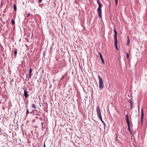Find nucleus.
Returning a JSON list of instances; mask_svg holds the SVG:
<instances>
[{"label": "nucleus", "mask_w": 147, "mask_h": 147, "mask_svg": "<svg viewBox=\"0 0 147 147\" xmlns=\"http://www.w3.org/2000/svg\"><path fill=\"white\" fill-rule=\"evenodd\" d=\"M32 69L31 68H30V70H29V76H30V78L31 77V73H32Z\"/></svg>", "instance_id": "12"}, {"label": "nucleus", "mask_w": 147, "mask_h": 147, "mask_svg": "<svg viewBox=\"0 0 147 147\" xmlns=\"http://www.w3.org/2000/svg\"><path fill=\"white\" fill-rule=\"evenodd\" d=\"M128 126V129L129 130V131L131 133V130L130 128V123H127Z\"/></svg>", "instance_id": "11"}, {"label": "nucleus", "mask_w": 147, "mask_h": 147, "mask_svg": "<svg viewBox=\"0 0 147 147\" xmlns=\"http://www.w3.org/2000/svg\"><path fill=\"white\" fill-rule=\"evenodd\" d=\"M130 104L131 109H132L133 107V102L132 100H130Z\"/></svg>", "instance_id": "8"}, {"label": "nucleus", "mask_w": 147, "mask_h": 147, "mask_svg": "<svg viewBox=\"0 0 147 147\" xmlns=\"http://www.w3.org/2000/svg\"><path fill=\"white\" fill-rule=\"evenodd\" d=\"M116 5L117 4L118 0H115Z\"/></svg>", "instance_id": "19"}, {"label": "nucleus", "mask_w": 147, "mask_h": 147, "mask_svg": "<svg viewBox=\"0 0 147 147\" xmlns=\"http://www.w3.org/2000/svg\"><path fill=\"white\" fill-rule=\"evenodd\" d=\"M43 147H46V146H45V143H44V144Z\"/></svg>", "instance_id": "23"}, {"label": "nucleus", "mask_w": 147, "mask_h": 147, "mask_svg": "<svg viewBox=\"0 0 147 147\" xmlns=\"http://www.w3.org/2000/svg\"><path fill=\"white\" fill-rule=\"evenodd\" d=\"M96 111L97 113L100 111V109L99 106H98L96 107Z\"/></svg>", "instance_id": "10"}, {"label": "nucleus", "mask_w": 147, "mask_h": 147, "mask_svg": "<svg viewBox=\"0 0 147 147\" xmlns=\"http://www.w3.org/2000/svg\"><path fill=\"white\" fill-rule=\"evenodd\" d=\"M98 4L99 5V7L98 9V13L99 16L100 18H101V7L102 6V5L100 3L99 0H97V1Z\"/></svg>", "instance_id": "2"}, {"label": "nucleus", "mask_w": 147, "mask_h": 147, "mask_svg": "<svg viewBox=\"0 0 147 147\" xmlns=\"http://www.w3.org/2000/svg\"><path fill=\"white\" fill-rule=\"evenodd\" d=\"M127 37H128V41H127L128 42H127V44L128 45L129 44V43L130 41L129 40V37L128 36Z\"/></svg>", "instance_id": "18"}, {"label": "nucleus", "mask_w": 147, "mask_h": 147, "mask_svg": "<svg viewBox=\"0 0 147 147\" xmlns=\"http://www.w3.org/2000/svg\"><path fill=\"white\" fill-rule=\"evenodd\" d=\"M13 5V7H14V10L15 11H16L17 10L16 6V5L15 4H14Z\"/></svg>", "instance_id": "13"}, {"label": "nucleus", "mask_w": 147, "mask_h": 147, "mask_svg": "<svg viewBox=\"0 0 147 147\" xmlns=\"http://www.w3.org/2000/svg\"><path fill=\"white\" fill-rule=\"evenodd\" d=\"M11 22L12 24H14L15 23L14 21L12 19L11 20Z\"/></svg>", "instance_id": "16"}, {"label": "nucleus", "mask_w": 147, "mask_h": 147, "mask_svg": "<svg viewBox=\"0 0 147 147\" xmlns=\"http://www.w3.org/2000/svg\"><path fill=\"white\" fill-rule=\"evenodd\" d=\"M97 115L98 116L100 120L102 122H103V121L102 120V118L101 115V111L99 112H97Z\"/></svg>", "instance_id": "4"}, {"label": "nucleus", "mask_w": 147, "mask_h": 147, "mask_svg": "<svg viewBox=\"0 0 147 147\" xmlns=\"http://www.w3.org/2000/svg\"><path fill=\"white\" fill-rule=\"evenodd\" d=\"M116 140H117V141H118V140H117V136L116 137Z\"/></svg>", "instance_id": "24"}, {"label": "nucleus", "mask_w": 147, "mask_h": 147, "mask_svg": "<svg viewBox=\"0 0 147 147\" xmlns=\"http://www.w3.org/2000/svg\"><path fill=\"white\" fill-rule=\"evenodd\" d=\"M42 0H39V3H40L42 1Z\"/></svg>", "instance_id": "25"}, {"label": "nucleus", "mask_w": 147, "mask_h": 147, "mask_svg": "<svg viewBox=\"0 0 147 147\" xmlns=\"http://www.w3.org/2000/svg\"><path fill=\"white\" fill-rule=\"evenodd\" d=\"M14 54H15V55H14V56L15 57H16V55H17V51H16V50H15L14 51Z\"/></svg>", "instance_id": "15"}, {"label": "nucleus", "mask_w": 147, "mask_h": 147, "mask_svg": "<svg viewBox=\"0 0 147 147\" xmlns=\"http://www.w3.org/2000/svg\"><path fill=\"white\" fill-rule=\"evenodd\" d=\"M24 95L26 98H27L29 96V95L27 93V91L26 89H25L24 90Z\"/></svg>", "instance_id": "5"}, {"label": "nucleus", "mask_w": 147, "mask_h": 147, "mask_svg": "<svg viewBox=\"0 0 147 147\" xmlns=\"http://www.w3.org/2000/svg\"><path fill=\"white\" fill-rule=\"evenodd\" d=\"M65 77V75H63V76L62 78L61 79V80H63L64 78Z\"/></svg>", "instance_id": "21"}, {"label": "nucleus", "mask_w": 147, "mask_h": 147, "mask_svg": "<svg viewBox=\"0 0 147 147\" xmlns=\"http://www.w3.org/2000/svg\"><path fill=\"white\" fill-rule=\"evenodd\" d=\"M98 54L99 55L100 57V58L101 59V61L104 64H105V62L104 60V59L103 58L102 55L101 53H98Z\"/></svg>", "instance_id": "7"}, {"label": "nucleus", "mask_w": 147, "mask_h": 147, "mask_svg": "<svg viewBox=\"0 0 147 147\" xmlns=\"http://www.w3.org/2000/svg\"><path fill=\"white\" fill-rule=\"evenodd\" d=\"M99 79V88L100 90H102L104 87L103 81L102 78L99 75H98Z\"/></svg>", "instance_id": "1"}, {"label": "nucleus", "mask_w": 147, "mask_h": 147, "mask_svg": "<svg viewBox=\"0 0 147 147\" xmlns=\"http://www.w3.org/2000/svg\"><path fill=\"white\" fill-rule=\"evenodd\" d=\"M141 121L142 122V121L144 117V111L143 110V108L142 107L141 109Z\"/></svg>", "instance_id": "6"}, {"label": "nucleus", "mask_w": 147, "mask_h": 147, "mask_svg": "<svg viewBox=\"0 0 147 147\" xmlns=\"http://www.w3.org/2000/svg\"><path fill=\"white\" fill-rule=\"evenodd\" d=\"M114 31L115 32L114 37L115 39V46L117 49L118 50V47L117 46L118 41L117 38V33L115 28L114 29Z\"/></svg>", "instance_id": "3"}, {"label": "nucleus", "mask_w": 147, "mask_h": 147, "mask_svg": "<svg viewBox=\"0 0 147 147\" xmlns=\"http://www.w3.org/2000/svg\"><path fill=\"white\" fill-rule=\"evenodd\" d=\"M126 55H127V58L128 59H129V54L128 53H127L126 54Z\"/></svg>", "instance_id": "20"}, {"label": "nucleus", "mask_w": 147, "mask_h": 147, "mask_svg": "<svg viewBox=\"0 0 147 147\" xmlns=\"http://www.w3.org/2000/svg\"><path fill=\"white\" fill-rule=\"evenodd\" d=\"M129 116L128 115H126V120L127 123H130L129 120Z\"/></svg>", "instance_id": "9"}, {"label": "nucleus", "mask_w": 147, "mask_h": 147, "mask_svg": "<svg viewBox=\"0 0 147 147\" xmlns=\"http://www.w3.org/2000/svg\"><path fill=\"white\" fill-rule=\"evenodd\" d=\"M29 113V112L28 109H27V110H26V115H27Z\"/></svg>", "instance_id": "17"}, {"label": "nucleus", "mask_w": 147, "mask_h": 147, "mask_svg": "<svg viewBox=\"0 0 147 147\" xmlns=\"http://www.w3.org/2000/svg\"><path fill=\"white\" fill-rule=\"evenodd\" d=\"M32 107L34 109H36V106L34 104H32Z\"/></svg>", "instance_id": "14"}, {"label": "nucleus", "mask_w": 147, "mask_h": 147, "mask_svg": "<svg viewBox=\"0 0 147 147\" xmlns=\"http://www.w3.org/2000/svg\"><path fill=\"white\" fill-rule=\"evenodd\" d=\"M30 15H31V14L30 13H28V15H27V16L28 17H29L30 16Z\"/></svg>", "instance_id": "22"}]
</instances>
